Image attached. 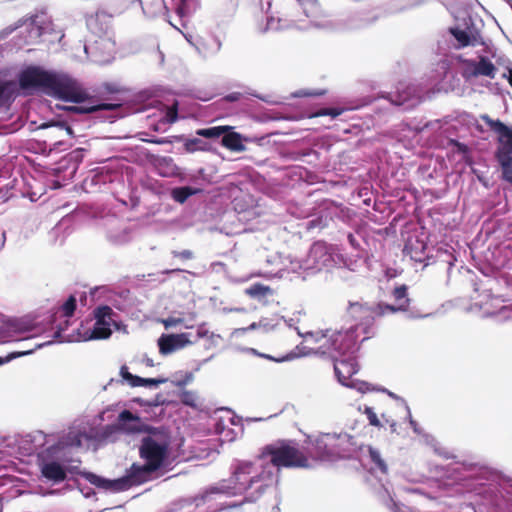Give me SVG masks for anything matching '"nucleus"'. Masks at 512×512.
<instances>
[{"label":"nucleus","instance_id":"nucleus-17","mask_svg":"<svg viewBox=\"0 0 512 512\" xmlns=\"http://www.w3.org/2000/svg\"><path fill=\"white\" fill-rule=\"evenodd\" d=\"M264 260L265 268L258 269V277H282L281 272L285 266V260L277 250L270 251V248L263 246L258 248V261Z\"/></svg>","mask_w":512,"mask_h":512},{"label":"nucleus","instance_id":"nucleus-45","mask_svg":"<svg viewBox=\"0 0 512 512\" xmlns=\"http://www.w3.org/2000/svg\"><path fill=\"white\" fill-rule=\"evenodd\" d=\"M393 297L399 303V305H410V298L408 297V286L406 284L397 285L393 292Z\"/></svg>","mask_w":512,"mask_h":512},{"label":"nucleus","instance_id":"nucleus-59","mask_svg":"<svg viewBox=\"0 0 512 512\" xmlns=\"http://www.w3.org/2000/svg\"><path fill=\"white\" fill-rule=\"evenodd\" d=\"M258 304L262 303L263 306H266L268 302L265 300L267 295H273V290L264 284L258 283Z\"/></svg>","mask_w":512,"mask_h":512},{"label":"nucleus","instance_id":"nucleus-60","mask_svg":"<svg viewBox=\"0 0 512 512\" xmlns=\"http://www.w3.org/2000/svg\"><path fill=\"white\" fill-rule=\"evenodd\" d=\"M193 379H194L193 372H186L182 379L173 380L172 384L177 386V387H179V388H183L187 384L191 383L193 381Z\"/></svg>","mask_w":512,"mask_h":512},{"label":"nucleus","instance_id":"nucleus-5","mask_svg":"<svg viewBox=\"0 0 512 512\" xmlns=\"http://www.w3.org/2000/svg\"><path fill=\"white\" fill-rule=\"evenodd\" d=\"M171 436L167 428L152 426L142 437L139 456L161 474L172 469L175 457L171 452Z\"/></svg>","mask_w":512,"mask_h":512},{"label":"nucleus","instance_id":"nucleus-6","mask_svg":"<svg viewBox=\"0 0 512 512\" xmlns=\"http://www.w3.org/2000/svg\"><path fill=\"white\" fill-rule=\"evenodd\" d=\"M262 458H269L282 468L311 469L312 464L308 456L300 449L296 440L279 439L267 444L262 449Z\"/></svg>","mask_w":512,"mask_h":512},{"label":"nucleus","instance_id":"nucleus-11","mask_svg":"<svg viewBox=\"0 0 512 512\" xmlns=\"http://www.w3.org/2000/svg\"><path fill=\"white\" fill-rule=\"evenodd\" d=\"M196 134L207 139L219 141L223 147L233 152H241L245 149L242 135L235 132L234 128L229 125L200 128L196 130Z\"/></svg>","mask_w":512,"mask_h":512},{"label":"nucleus","instance_id":"nucleus-46","mask_svg":"<svg viewBox=\"0 0 512 512\" xmlns=\"http://www.w3.org/2000/svg\"><path fill=\"white\" fill-rule=\"evenodd\" d=\"M286 154L293 160H303L306 156L316 154V152L303 147H289Z\"/></svg>","mask_w":512,"mask_h":512},{"label":"nucleus","instance_id":"nucleus-56","mask_svg":"<svg viewBox=\"0 0 512 512\" xmlns=\"http://www.w3.org/2000/svg\"><path fill=\"white\" fill-rule=\"evenodd\" d=\"M363 413L366 415L369 425L377 428H381L383 426L373 407L365 405Z\"/></svg>","mask_w":512,"mask_h":512},{"label":"nucleus","instance_id":"nucleus-20","mask_svg":"<svg viewBox=\"0 0 512 512\" xmlns=\"http://www.w3.org/2000/svg\"><path fill=\"white\" fill-rule=\"evenodd\" d=\"M103 224L106 227V238L110 243L114 245H123L130 241V228L122 225L118 217L115 215L106 216L103 219Z\"/></svg>","mask_w":512,"mask_h":512},{"label":"nucleus","instance_id":"nucleus-15","mask_svg":"<svg viewBox=\"0 0 512 512\" xmlns=\"http://www.w3.org/2000/svg\"><path fill=\"white\" fill-rule=\"evenodd\" d=\"M158 474H161V472L149 466L146 461H143V464L133 463L130 468L126 470V473L122 477H119L122 481V491L153 480Z\"/></svg>","mask_w":512,"mask_h":512},{"label":"nucleus","instance_id":"nucleus-12","mask_svg":"<svg viewBox=\"0 0 512 512\" xmlns=\"http://www.w3.org/2000/svg\"><path fill=\"white\" fill-rule=\"evenodd\" d=\"M105 165L90 170L82 182L83 189L88 193L104 190V187L118 180L119 171L113 166L114 161L108 159Z\"/></svg>","mask_w":512,"mask_h":512},{"label":"nucleus","instance_id":"nucleus-58","mask_svg":"<svg viewBox=\"0 0 512 512\" xmlns=\"http://www.w3.org/2000/svg\"><path fill=\"white\" fill-rule=\"evenodd\" d=\"M180 180L182 182H187V185L198 187H202L207 181V179H199V176H196L195 172L183 175Z\"/></svg>","mask_w":512,"mask_h":512},{"label":"nucleus","instance_id":"nucleus-48","mask_svg":"<svg viewBox=\"0 0 512 512\" xmlns=\"http://www.w3.org/2000/svg\"><path fill=\"white\" fill-rule=\"evenodd\" d=\"M307 17L314 16L318 11V0H296Z\"/></svg>","mask_w":512,"mask_h":512},{"label":"nucleus","instance_id":"nucleus-22","mask_svg":"<svg viewBox=\"0 0 512 512\" xmlns=\"http://www.w3.org/2000/svg\"><path fill=\"white\" fill-rule=\"evenodd\" d=\"M189 333H163L157 340L159 353L163 356H167L179 349H182L192 342L189 339Z\"/></svg>","mask_w":512,"mask_h":512},{"label":"nucleus","instance_id":"nucleus-31","mask_svg":"<svg viewBox=\"0 0 512 512\" xmlns=\"http://www.w3.org/2000/svg\"><path fill=\"white\" fill-rule=\"evenodd\" d=\"M322 348H323V346H321L317 350H314L312 348H307L302 345H297L293 350H291V351L287 352L286 354L279 356V357H274L270 354H266V353H262V352L258 351V358L271 360L276 363H283V362L292 361V360H295V359H298L300 357L307 356L310 354H316Z\"/></svg>","mask_w":512,"mask_h":512},{"label":"nucleus","instance_id":"nucleus-23","mask_svg":"<svg viewBox=\"0 0 512 512\" xmlns=\"http://www.w3.org/2000/svg\"><path fill=\"white\" fill-rule=\"evenodd\" d=\"M448 31L450 35L456 40L457 48L483 44L482 41H479V38H481L480 33L472 22L465 28H461L458 25L449 27Z\"/></svg>","mask_w":512,"mask_h":512},{"label":"nucleus","instance_id":"nucleus-54","mask_svg":"<svg viewBox=\"0 0 512 512\" xmlns=\"http://www.w3.org/2000/svg\"><path fill=\"white\" fill-rule=\"evenodd\" d=\"M112 314L113 310L111 307L108 305H101L94 310V319H99L100 321H109Z\"/></svg>","mask_w":512,"mask_h":512},{"label":"nucleus","instance_id":"nucleus-14","mask_svg":"<svg viewBox=\"0 0 512 512\" xmlns=\"http://www.w3.org/2000/svg\"><path fill=\"white\" fill-rule=\"evenodd\" d=\"M35 328L26 318H8L0 325V344L29 339L30 337L24 335L34 332Z\"/></svg>","mask_w":512,"mask_h":512},{"label":"nucleus","instance_id":"nucleus-18","mask_svg":"<svg viewBox=\"0 0 512 512\" xmlns=\"http://www.w3.org/2000/svg\"><path fill=\"white\" fill-rule=\"evenodd\" d=\"M116 50L115 41L110 37H99L92 44L85 45L84 51L91 60L98 64L109 63Z\"/></svg>","mask_w":512,"mask_h":512},{"label":"nucleus","instance_id":"nucleus-41","mask_svg":"<svg viewBox=\"0 0 512 512\" xmlns=\"http://www.w3.org/2000/svg\"><path fill=\"white\" fill-rule=\"evenodd\" d=\"M296 330H297V333L300 337H303L304 339L308 340V339H311L314 343H318L319 341H321L322 339L324 338H327V340H329L330 336L329 335V332L330 330H319V331H308L306 333H301V331L299 330V328L296 327ZM328 346H327V349L328 350H332L333 352L337 353L330 345L329 341H326Z\"/></svg>","mask_w":512,"mask_h":512},{"label":"nucleus","instance_id":"nucleus-3","mask_svg":"<svg viewBox=\"0 0 512 512\" xmlns=\"http://www.w3.org/2000/svg\"><path fill=\"white\" fill-rule=\"evenodd\" d=\"M461 467L465 472L464 478L471 481L469 486L478 495L491 502L502 498L512 502V477L481 462L463 461Z\"/></svg>","mask_w":512,"mask_h":512},{"label":"nucleus","instance_id":"nucleus-50","mask_svg":"<svg viewBox=\"0 0 512 512\" xmlns=\"http://www.w3.org/2000/svg\"><path fill=\"white\" fill-rule=\"evenodd\" d=\"M282 320L283 317L279 316H275L271 319L262 316L258 321V329L262 328L264 331L268 332L278 326Z\"/></svg>","mask_w":512,"mask_h":512},{"label":"nucleus","instance_id":"nucleus-4","mask_svg":"<svg viewBox=\"0 0 512 512\" xmlns=\"http://www.w3.org/2000/svg\"><path fill=\"white\" fill-rule=\"evenodd\" d=\"M348 311L352 317L360 318L358 325H352L348 329L335 330L330 338L329 343L331 347L340 355L348 354V358L343 359L341 364L347 368L349 376L355 375L359 371V365L356 361L355 353L359 350L357 345V331L361 328L364 334H373V325L375 321V312H361L358 309L353 311L348 307Z\"/></svg>","mask_w":512,"mask_h":512},{"label":"nucleus","instance_id":"nucleus-43","mask_svg":"<svg viewBox=\"0 0 512 512\" xmlns=\"http://www.w3.org/2000/svg\"><path fill=\"white\" fill-rule=\"evenodd\" d=\"M27 442L31 444V452H37L47 443V435L40 430L34 431L26 436Z\"/></svg>","mask_w":512,"mask_h":512},{"label":"nucleus","instance_id":"nucleus-27","mask_svg":"<svg viewBox=\"0 0 512 512\" xmlns=\"http://www.w3.org/2000/svg\"><path fill=\"white\" fill-rule=\"evenodd\" d=\"M25 27L27 35L25 36L26 43H35L37 42L41 36L46 32V26L44 25L43 20H40L38 15L30 16L26 19H21L18 21V25L16 28Z\"/></svg>","mask_w":512,"mask_h":512},{"label":"nucleus","instance_id":"nucleus-21","mask_svg":"<svg viewBox=\"0 0 512 512\" xmlns=\"http://www.w3.org/2000/svg\"><path fill=\"white\" fill-rule=\"evenodd\" d=\"M174 140H177V144L181 146L177 147L178 153H195L198 151H210L212 149V141L214 139H207L205 137H201L196 133L194 135L186 136L182 135H174Z\"/></svg>","mask_w":512,"mask_h":512},{"label":"nucleus","instance_id":"nucleus-34","mask_svg":"<svg viewBox=\"0 0 512 512\" xmlns=\"http://www.w3.org/2000/svg\"><path fill=\"white\" fill-rule=\"evenodd\" d=\"M112 334L109 321L95 320L91 329L85 332L84 340H102L108 339Z\"/></svg>","mask_w":512,"mask_h":512},{"label":"nucleus","instance_id":"nucleus-24","mask_svg":"<svg viewBox=\"0 0 512 512\" xmlns=\"http://www.w3.org/2000/svg\"><path fill=\"white\" fill-rule=\"evenodd\" d=\"M258 461H261L259 464L261 466V471L258 472V482H263L258 486L259 496L264 492L265 487H268L270 484H272L274 480L276 482L278 481V473L281 469L269 458H262V453L258 455Z\"/></svg>","mask_w":512,"mask_h":512},{"label":"nucleus","instance_id":"nucleus-63","mask_svg":"<svg viewBox=\"0 0 512 512\" xmlns=\"http://www.w3.org/2000/svg\"><path fill=\"white\" fill-rule=\"evenodd\" d=\"M256 329V322H252L248 327L245 328H236L232 331L231 337L237 339L244 335L247 331H253Z\"/></svg>","mask_w":512,"mask_h":512},{"label":"nucleus","instance_id":"nucleus-64","mask_svg":"<svg viewBox=\"0 0 512 512\" xmlns=\"http://www.w3.org/2000/svg\"><path fill=\"white\" fill-rule=\"evenodd\" d=\"M280 29V20H276L274 17L267 18V23L263 29L264 32L267 31H278Z\"/></svg>","mask_w":512,"mask_h":512},{"label":"nucleus","instance_id":"nucleus-7","mask_svg":"<svg viewBox=\"0 0 512 512\" xmlns=\"http://www.w3.org/2000/svg\"><path fill=\"white\" fill-rule=\"evenodd\" d=\"M352 436L346 432L319 433L317 436L307 435L305 443L315 460L336 461L347 450Z\"/></svg>","mask_w":512,"mask_h":512},{"label":"nucleus","instance_id":"nucleus-33","mask_svg":"<svg viewBox=\"0 0 512 512\" xmlns=\"http://www.w3.org/2000/svg\"><path fill=\"white\" fill-rule=\"evenodd\" d=\"M17 96L16 82L14 80L0 79V108L9 107Z\"/></svg>","mask_w":512,"mask_h":512},{"label":"nucleus","instance_id":"nucleus-8","mask_svg":"<svg viewBox=\"0 0 512 512\" xmlns=\"http://www.w3.org/2000/svg\"><path fill=\"white\" fill-rule=\"evenodd\" d=\"M344 262L345 258L340 253L338 245L317 240L311 245L306 259L299 262V268H303L307 276H311L323 269H331Z\"/></svg>","mask_w":512,"mask_h":512},{"label":"nucleus","instance_id":"nucleus-61","mask_svg":"<svg viewBox=\"0 0 512 512\" xmlns=\"http://www.w3.org/2000/svg\"><path fill=\"white\" fill-rule=\"evenodd\" d=\"M173 136L168 137H154L149 140H147L149 143L157 144V145H164V144H177V140H174Z\"/></svg>","mask_w":512,"mask_h":512},{"label":"nucleus","instance_id":"nucleus-1","mask_svg":"<svg viewBox=\"0 0 512 512\" xmlns=\"http://www.w3.org/2000/svg\"><path fill=\"white\" fill-rule=\"evenodd\" d=\"M18 95L27 97L38 92L69 102V105H56L58 109L74 114H92L97 111H110L111 103L99 101L85 91L67 73L47 70L40 65L24 66L14 80Z\"/></svg>","mask_w":512,"mask_h":512},{"label":"nucleus","instance_id":"nucleus-44","mask_svg":"<svg viewBox=\"0 0 512 512\" xmlns=\"http://www.w3.org/2000/svg\"><path fill=\"white\" fill-rule=\"evenodd\" d=\"M487 126L491 131H493L497 135L498 138L500 136H506L507 132L512 131V129H510V125L506 124L500 119L492 118L489 122H487Z\"/></svg>","mask_w":512,"mask_h":512},{"label":"nucleus","instance_id":"nucleus-39","mask_svg":"<svg viewBox=\"0 0 512 512\" xmlns=\"http://www.w3.org/2000/svg\"><path fill=\"white\" fill-rule=\"evenodd\" d=\"M338 356H333L334 361V374L339 384H341L344 387H350L349 384H351V379L348 380V378H351L353 375L349 376L347 373V368L344 367L341 364V361L343 359L348 358V354L340 356L338 353H336Z\"/></svg>","mask_w":512,"mask_h":512},{"label":"nucleus","instance_id":"nucleus-2","mask_svg":"<svg viewBox=\"0 0 512 512\" xmlns=\"http://www.w3.org/2000/svg\"><path fill=\"white\" fill-rule=\"evenodd\" d=\"M82 444L81 431H71L60 437L56 443L37 452V465L45 482L59 484L67 480L69 474L79 473L78 466L72 465L69 449L81 447Z\"/></svg>","mask_w":512,"mask_h":512},{"label":"nucleus","instance_id":"nucleus-55","mask_svg":"<svg viewBox=\"0 0 512 512\" xmlns=\"http://www.w3.org/2000/svg\"><path fill=\"white\" fill-rule=\"evenodd\" d=\"M168 403V400L161 393H158L153 399L147 402L145 412L151 414L154 408L162 407Z\"/></svg>","mask_w":512,"mask_h":512},{"label":"nucleus","instance_id":"nucleus-51","mask_svg":"<svg viewBox=\"0 0 512 512\" xmlns=\"http://www.w3.org/2000/svg\"><path fill=\"white\" fill-rule=\"evenodd\" d=\"M326 93L325 89H300L290 94L291 98L319 97Z\"/></svg>","mask_w":512,"mask_h":512},{"label":"nucleus","instance_id":"nucleus-30","mask_svg":"<svg viewBox=\"0 0 512 512\" xmlns=\"http://www.w3.org/2000/svg\"><path fill=\"white\" fill-rule=\"evenodd\" d=\"M344 112L343 109L333 107V108H323L321 111L307 113V112H290L283 116L271 117L272 120H288V121H298L304 118H312L319 116H330L331 118H337Z\"/></svg>","mask_w":512,"mask_h":512},{"label":"nucleus","instance_id":"nucleus-32","mask_svg":"<svg viewBox=\"0 0 512 512\" xmlns=\"http://www.w3.org/2000/svg\"><path fill=\"white\" fill-rule=\"evenodd\" d=\"M258 193L266 195L272 200H275L281 190L280 179L278 177L267 178L263 172L258 171Z\"/></svg>","mask_w":512,"mask_h":512},{"label":"nucleus","instance_id":"nucleus-52","mask_svg":"<svg viewBox=\"0 0 512 512\" xmlns=\"http://www.w3.org/2000/svg\"><path fill=\"white\" fill-rule=\"evenodd\" d=\"M349 385H350L349 388L355 389L361 393L375 391V388H377V386H374L367 381L359 380V379H351V384H349Z\"/></svg>","mask_w":512,"mask_h":512},{"label":"nucleus","instance_id":"nucleus-40","mask_svg":"<svg viewBox=\"0 0 512 512\" xmlns=\"http://www.w3.org/2000/svg\"><path fill=\"white\" fill-rule=\"evenodd\" d=\"M51 344H52V341H47L44 343H37L32 348H27L22 351H13V352L8 353L6 356H3V357L0 356V366L4 365L6 363H9L12 360L17 359L19 357L30 355V354L34 353V351H36L37 349H41V348L51 345Z\"/></svg>","mask_w":512,"mask_h":512},{"label":"nucleus","instance_id":"nucleus-36","mask_svg":"<svg viewBox=\"0 0 512 512\" xmlns=\"http://www.w3.org/2000/svg\"><path fill=\"white\" fill-rule=\"evenodd\" d=\"M63 320L58 321V315L57 313L52 314L50 316L49 323L55 328V331L53 333V339L55 341H58L60 343L62 342H71L72 336H63V332L70 326L71 320L70 318L63 317Z\"/></svg>","mask_w":512,"mask_h":512},{"label":"nucleus","instance_id":"nucleus-62","mask_svg":"<svg viewBox=\"0 0 512 512\" xmlns=\"http://www.w3.org/2000/svg\"><path fill=\"white\" fill-rule=\"evenodd\" d=\"M375 391L387 394L391 399L401 402L404 406L405 403H407L404 398L400 397L399 395L395 394L394 392L388 390L383 386H377V388H375Z\"/></svg>","mask_w":512,"mask_h":512},{"label":"nucleus","instance_id":"nucleus-10","mask_svg":"<svg viewBox=\"0 0 512 512\" xmlns=\"http://www.w3.org/2000/svg\"><path fill=\"white\" fill-rule=\"evenodd\" d=\"M254 469V463L252 461H238L233 472L232 476L228 479H222L211 486H218L220 483L225 482V486H228L231 490V494L225 492H213V497L215 495H224L226 497L236 496L238 494H242L248 488H250L254 481L255 476H251Z\"/></svg>","mask_w":512,"mask_h":512},{"label":"nucleus","instance_id":"nucleus-38","mask_svg":"<svg viewBox=\"0 0 512 512\" xmlns=\"http://www.w3.org/2000/svg\"><path fill=\"white\" fill-rule=\"evenodd\" d=\"M499 146L496 150V160L498 163L512 160V136H500L498 138Z\"/></svg>","mask_w":512,"mask_h":512},{"label":"nucleus","instance_id":"nucleus-53","mask_svg":"<svg viewBox=\"0 0 512 512\" xmlns=\"http://www.w3.org/2000/svg\"><path fill=\"white\" fill-rule=\"evenodd\" d=\"M180 401L189 407H196L197 406V399L198 396L196 392L189 391V390H183L179 395Z\"/></svg>","mask_w":512,"mask_h":512},{"label":"nucleus","instance_id":"nucleus-37","mask_svg":"<svg viewBox=\"0 0 512 512\" xmlns=\"http://www.w3.org/2000/svg\"><path fill=\"white\" fill-rule=\"evenodd\" d=\"M366 452L368 459L370 460L371 464H373L371 469L373 471L380 472L382 475H386L388 473V465L382 457L380 451L377 448L368 445Z\"/></svg>","mask_w":512,"mask_h":512},{"label":"nucleus","instance_id":"nucleus-47","mask_svg":"<svg viewBox=\"0 0 512 512\" xmlns=\"http://www.w3.org/2000/svg\"><path fill=\"white\" fill-rule=\"evenodd\" d=\"M77 306V299L74 295H70L66 301L61 305L60 312L62 317L71 318L74 315Z\"/></svg>","mask_w":512,"mask_h":512},{"label":"nucleus","instance_id":"nucleus-29","mask_svg":"<svg viewBox=\"0 0 512 512\" xmlns=\"http://www.w3.org/2000/svg\"><path fill=\"white\" fill-rule=\"evenodd\" d=\"M82 477H84L90 484L94 485L99 489H103L109 492H121V480L119 478L109 479L100 475H97L90 471H82L79 473Z\"/></svg>","mask_w":512,"mask_h":512},{"label":"nucleus","instance_id":"nucleus-19","mask_svg":"<svg viewBox=\"0 0 512 512\" xmlns=\"http://www.w3.org/2000/svg\"><path fill=\"white\" fill-rule=\"evenodd\" d=\"M117 427L121 434L135 435L146 433L152 426L145 424L139 415L128 409H123L117 416Z\"/></svg>","mask_w":512,"mask_h":512},{"label":"nucleus","instance_id":"nucleus-42","mask_svg":"<svg viewBox=\"0 0 512 512\" xmlns=\"http://www.w3.org/2000/svg\"><path fill=\"white\" fill-rule=\"evenodd\" d=\"M249 95L256 96L255 94H248L246 92L235 91L226 94L221 98V101L224 103H237L240 107H245L248 105V101L250 100Z\"/></svg>","mask_w":512,"mask_h":512},{"label":"nucleus","instance_id":"nucleus-26","mask_svg":"<svg viewBox=\"0 0 512 512\" xmlns=\"http://www.w3.org/2000/svg\"><path fill=\"white\" fill-rule=\"evenodd\" d=\"M119 374L122 378V381L126 382L131 387L156 388L160 384H164L168 381V379L165 377L144 378L132 374L126 365L121 366Z\"/></svg>","mask_w":512,"mask_h":512},{"label":"nucleus","instance_id":"nucleus-49","mask_svg":"<svg viewBox=\"0 0 512 512\" xmlns=\"http://www.w3.org/2000/svg\"><path fill=\"white\" fill-rule=\"evenodd\" d=\"M405 410L407 412V419L413 432L417 435L424 436L426 438V441H428L429 438L433 439V437L429 434H426L424 430L419 426L418 422L413 419L410 407L407 403H405Z\"/></svg>","mask_w":512,"mask_h":512},{"label":"nucleus","instance_id":"nucleus-25","mask_svg":"<svg viewBox=\"0 0 512 512\" xmlns=\"http://www.w3.org/2000/svg\"><path fill=\"white\" fill-rule=\"evenodd\" d=\"M83 439L98 443H115L121 435L117 424L112 423L100 428L91 429L89 432H81Z\"/></svg>","mask_w":512,"mask_h":512},{"label":"nucleus","instance_id":"nucleus-16","mask_svg":"<svg viewBox=\"0 0 512 512\" xmlns=\"http://www.w3.org/2000/svg\"><path fill=\"white\" fill-rule=\"evenodd\" d=\"M497 67L487 57L481 56L479 61L474 59H464L461 66V76L465 81H471L479 76H486L491 79L495 78Z\"/></svg>","mask_w":512,"mask_h":512},{"label":"nucleus","instance_id":"nucleus-35","mask_svg":"<svg viewBox=\"0 0 512 512\" xmlns=\"http://www.w3.org/2000/svg\"><path fill=\"white\" fill-rule=\"evenodd\" d=\"M203 187L183 185L171 189L170 197L179 204H184L190 197L202 193Z\"/></svg>","mask_w":512,"mask_h":512},{"label":"nucleus","instance_id":"nucleus-13","mask_svg":"<svg viewBox=\"0 0 512 512\" xmlns=\"http://www.w3.org/2000/svg\"><path fill=\"white\" fill-rule=\"evenodd\" d=\"M380 97L408 110L422 102V91L414 84L400 83L395 91L381 92Z\"/></svg>","mask_w":512,"mask_h":512},{"label":"nucleus","instance_id":"nucleus-57","mask_svg":"<svg viewBox=\"0 0 512 512\" xmlns=\"http://www.w3.org/2000/svg\"><path fill=\"white\" fill-rule=\"evenodd\" d=\"M501 171V178L512 185V160L498 163Z\"/></svg>","mask_w":512,"mask_h":512},{"label":"nucleus","instance_id":"nucleus-9","mask_svg":"<svg viewBox=\"0 0 512 512\" xmlns=\"http://www.w3.org/2000/svg\"><path fill=\"white\" fill-rule=\"evenodd\" d=\"M343 206L332 199L316 201L307 211V221L303 223L307 233H320L328 228L335 219L341 218Z\"/></svg>","mask_w":512,"mask_h":512},{"label":"nucleus","instance_id":"nucleus-28","mask_svg":"<svg viewBox=\"0 0 512 512\" xmlns=\"http://www.w3.org/2000/svg\"><path fill=\"white\" fill-rule=\"evenodd\" d=\"M350 309L353 311L354 309H358L363 312H375L376 316H384L385 314H394L397 312H405L407 311V305H393L385 302H379L375 305H370L368 303H360V302H350Z\"/></svg>","mask_w":512,"mask_h":512}]
</instances>
